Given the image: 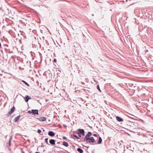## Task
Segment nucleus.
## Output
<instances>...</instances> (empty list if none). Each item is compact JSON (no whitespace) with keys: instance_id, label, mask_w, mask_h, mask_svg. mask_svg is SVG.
Here are the masks:
<instances>
[{"instance_id":"nucleus-1","label":"nucleus","mask_w":153,"mask_h":153,"mask_svg":"<svg viewBox=\"0 0 153 153\" xmlns=\"http://www.w3.org/2000/svg\"><path fill=\"white\" fill-rule=\"evenodd\" d=\"M15 109V107L13 106L10 109V111H9L7 114V115L9 117L11 115L14 111Z\"/></svg>"},{"instance_id":"nucleus-2","label":"nucleus","mask_w":153,"mask_h":153,"mask_svg":"<svg viewBox=\"0 0 153 153\" xmlns=\"http://www.w3.org/2000/svg\"><path fill=\"white\" fill-rule=\"evenodd\" d=\"M95 141V140L94 138L93 137H91L88 138V140L86 141V142L87 143H93Z\"/></svg>"},{"instance_id":"nucleus-3","label":"nucleus","mask_w":153,"mask_h":153,"mask_svg":"<svg viewBox=\"0 0 153 153\" xmlns=\"http://www.w3.org/2000/svg\"><path fill=\"white\" fill-rule=\"evenodd\" d=\"M32 114H33L34 115H35L36 114L39 115V111L37 109H32Z\"/></svg>"},{"instance_id":"nucleus-4","label":"nucleus","mask_w":153,"mask_h":153,"mask_svg":"<svg viewBox=\"0 0 153 153\" xmlns=\"http://www.w3.org/2000/svg\"><path fill=\"white\" fill-rule=\"evenodd\" d=\"M77 131L79 132H78L82 134L83 136H84L85 135V131L83 129H78Z\"/></svg>"},{"instance_id":"nucleus-5","label":"nucleus","mask_w":153,"mask_h":153,"mask_svg":"<svg viewBox=\"0 0 153 153\" xmlns=\"http://www.w3.org/2000/svg\"><path fill=\"white\" fill-rule=\"evenodd\" d=\"M46 118L44 117H41L39 118H37L36 119L38 120H39L40 121H45L46 120Z\"/></svg>"},{"instance_id":"nucleus-6","label":"nucleus","mask_w":153,"mask_h":153,"mask_svg":"<svg viewBox=\"0 0 153 153\" xmlns=\"http://www.w3.org/2000/svg\"><path fill=\"white\" fill-rule=\"evenodd\" d=\"M48 134L51 137H53L55 135L54 133L52 131H50L48 132Z\"/></svg>"},{"instance_id":"nucleus-7","label":"nucleus","mask_w":153,"mask_h":153,"mask_svg":"<svg viewBox=\"0 0 153 153\" xmlns=\"http://www.w3.org/2000/svg\"><path fill=\"white\" fill-rule=\"evenodd\" d=\"M116 119L118 121L120 122H122L123 121V119L122 118L119 116H117L116 117Z\"/></svg>"},{"instance_id":"nucleus-8","label":"nucleus","mask_w":153,"mask_h":153,"mask_svg":"<svg viewBox=\"0 0 153 153\" xmlns=\"http://www.w3.org/2000/svg\"><path fill=\"white\" fill-rule=\"evenodd\" d=\"M49 143L52 145H54L55 144V140L54 139H50L49 140Z\"/></svg>"},{"instance_id":"nucleus-9","label":"nucleus","mask_w":153,"mask_h":153,"mask_svg":"<svg viewBox=\"0 0 153 153\" xmlns=\"http://www.w3.org/2000/svg\"><path fill=\"white\" fill-rule=\"evenodd\" d=\"M31 99V97L28 95L26 96L25 97H24V99L25 100V101L26 102H28L29 100L30 99Z\"/></svg>"},{"instance_id":"nucleus-10","label":"nucleus","mask_w":153,"mask_h":153,"mask_svg":"<svg viewBox=\"0 0 153 153\" xmlns=\"http://www.w3.org/2000/svg\"><path fill=\"white\" fill-rule=\"evenodd\" d=\"M20 117V115H19L16 117L14 119L13 121L14 122H17L19 120V118Z\"/></svg>"},{"instance_id":"nucleus-11","label":"nucleus","mask_w":153,"mask_h":153,"mask_svg":"<svg viewBox=\"0 0 153 153\" xmlns=\"http://www.w3.org/2000/svg\"><path fill=\"white\" fill-rule=\"evenodd\" d=\"M89 138L90 137H88V135L86 134V135L85 136V137H84L83 141L84 142H86V141L88 140V138Z\"/></svg>"},{"instance_id":"nucleus-12","label":"nucleus","mask_w":153,"mask_h":153,"mask_svg":"<svg viewBox=\"0 0 153 153\" xmlns=\"http://www.w3.org/2000/svg\"><path fill=\"white\" fill-rule=\"evenodd\" d=\"M77 151L80 153H83V150L80 148H78Z\"/></svg>"},{"instance_id":"nucleus-13","label":"nucleus","mask_w":153,"mask_h":153,"mask_svg":"<svg viewBox=\"0 0 153 153\" xmlns=\"http://www.w3.org/2000/svg\"><path fill=\"white\" fill-rule=\"evenodd\" d=\"M102 141V140L100 137H99V139L97 142L98 144H100L101 143Z\"/></svg>"},{"instance_id":"nucleus-14","label":"nucleus","mask_w":153,"mask_h":153,"mask_svg":"<svg viewBox=\"0 0 153 153\" xmlns=\"http://www.w3.org/2000/svg\"><path fill=\"white\" fill-rule=\"evenodd\" d=\"M63 145L64 146L68 147V143L65 142H63Z\"/></svg>"},{"instance_id":"nucleus-15","label":"nucleus","mask_w":153,"mask_h":153,"mask_svg":"<svg viewBox=\"0 0 153 153\" xmlns=\"http://www.w3.org/2000/svg\"><path fill=\"white\" fill-rule=\"evenodd\" d=\"M22 82H23L26 85H27V86H29V85L27 82H25V81L23 80H22Z\"/></svg>"},{"instance_id":"nucleus-16","label":"nucleus","mask_w":153,"mask_h":153,"mask_svg":"<svg viewBox=\"0 0 153 153\" xmlns=\"http://www.w3.org/2000/svg\"><path fill=\"white\" fill-rule=\"evenodd\" d=\"M87 134L88 137H89L91 135L92 133L91 132L89 131L88 132Z\"/></svg>"},{"instance_id":"nucleus-17","label":"nucleus","mask_w":153,"mask_h":153,"mask_svg":"<svg viewBox=\"0 0 153 153\" xmlns=\"http://www.w3.org/2000/svg\"><path fill=\"white\" fill-rule=\"evenodd\" d=\"M74 137L78 139H79V138L77 137V136L75 134H73V135H72Z\"/></svg>"},{"instance_id":"nucleus-18","label":"nucleus","mask_w":153,"mask_h":153,"mask_svg":"<svg viewBox=\"0 0 153 153\" xmlns=\"http://www.w3.org/2000/svg\"><path fill=\"white\" fill-rule=\"evenodd\" d=\"M97 89L100 92H101V90L100 88V86L99 85H97Z\"/></svg>"},{"instance_id":"nucleus-19","label":"nucleus","mask_w":153,"mask_h":153,"mask_svg":"<svg viewBox=\"0 0 153 153\" xmlns=\"http://www.w3.org/2000/svg\"><path fill=\"white\" fill-rule=\"evenodd\" d=\"M76 133L78 134V137H78L79 138L80 137H81V134H80L78 132H76Z\"/></svg>"},{"instance_id":"nucleus-20","label":"nucleus","mask_w":153,"mask_h":153,"mask_svg":"<svg viewBox=\"0 0 153 153\" xmlns=\"http://www.w3.org/2000/svg\"><path fill=\"white\" fill-rule=\"evenodd\" d=\"M11 139H12V137H11L10 139L9 140V146H11Z\"/></svg>"},{"instance_id":"nucleus-21","label":"nucleus","mask_w":153,"mask_h":153,"mask_svg":"<svg viewBox=\"0 0 153 153\" xmlns=\"http://www.w3.org/2000/svg\"><path fill=\"white\" fill-rule=\"evenodd\" d=\"M48 138H46L45 140V142H46V143L47 144H48Z\"/></svg>"},{"instance_id":"nucleus-22","label":"nucleus","mask_w":153,"mask_h":153,"mask_svg":"<svg viewBox=\"0 0 153 153\" xmlns=\"http://www.w3.org/2000/svg\"><path fill=\"white\" fill-rule=\"evenodd\" d=\"M62 138L63 139L65 140H66L67 139V138L65 136L63 137Z\"/></svg>"},{"instance_id":"nucleus-23","label":"nucleus","mask_w":153,"mask_h":153,"mask_svg":"<svg viewBox=\"0 0 153 153\" xmlns=\"http://www.w3.org/2000/svg\"><path fill=\"white\" fill-rule=\"evenodd\" d=\"M41 130L40 129H39L37 131V132L38 133H40L41 132Z\"/></svg>"},{"instance_id":"nucleus-24","label":"nucleus","mask_w":153,"mask_h":153,"mask_svg":"<svg viewBox=\"0 0 153 153\" xmlns=\"http://www.w3.org/2000/svg\"><path fill=\"white\" fill-rule=\"evenodd\" d=\"M27 112L29 114H31V113H32V111H31L30 110H29Z\"/></svg>"},{"instance_id":"nucleus-25","label":"nucleus","mask_w":153,"mask_h":153,"mask_svg":"<svg viewBox=\"0 0 153 153\" xmlns=\"http://www.w3.org/2000/svg\"><path fill=\"white\" fill-rule=\"evenodd\" d=\"M93 135L95 137H97V134H93Z\"/></svg>"},{"instance_id":"nucleus-26","label":"nucleus","mask_w":153,"mask_h":153,"mask_svg":"<svg viewBox=\"0 0 153 153\" xmlns=\"http://www.w3.org/2000/svg\"><path fill=\"white\" fill-rule=\"evenodd\" d=\"M56 59H53V61L55 62H56Z\"/></svg>"},{"instance_id":"nucleus-27","label":"nucleus","mask_w":153,"mask_h":153,"mask_svg":"<svg viewBox=\"0 0 153 153\" xmlns=\"http://www.w3.org/2000/svg\"><path fill=\"white\" fill-rule=\"evenodd\" d=\"M4 46H6L7 47H8V45H6V44H4Z\"/></svg>"},{"instance_id":"nucleus-28","label":"nucleus","mask_w":153,"mask_h":153,"mask_svg":"<svg viewBox=\"0 0 153 153\" xmlns=\"http://www.w3.org/2000/svg\"><path fill=\"white\" fill-rule=\"evenodd\" d=\"M148 52V50H146V52H145V53H147V52Z\"/></svg>"},{"instance_id":"nucleus-29","label":"nucleus","mask_w":153,"mask_h":153,"mask_svg":"<svg viewBox=\"0 0 153 153\" xmlns=\"http://www.w3.org/2000/svg\"><path fill=\"white\" fill-rule=\"evenodd\" d=\"M0 47L1 48V44L0 42Z\"/></svg>"},{"instance_id":"nucleus-30","label":"nucleus","mask_w":153,"mask_h":153,"mask_svg":"<svg viewBox=\"0 0 153 153\" xmlns=\"http://www.w3.org/2000/svg\"><path fill=\"white\" fill-rule=\"evenodd\" d=\"M35 153H39V152H35Z\"/></svg>"},{"instance_id":"nucleus-31","label":"nucleus","mask_w":153,"mask_h":153,"mask_svg":"<svg viewBox=\"0 0 153 153\" xmlns=\"http://www.w3.org/2000/svg\"><path fill=\"white\" fill-rule=\"evenodd\" d=\"M60 143V142H58L57 143H58V144H59Z\"/></svg>"},{"instance_id":"nucleus-32","label":"nucleus","mask_w":153,"mask_h":153,"mask_svg":"<svg viewBox=\"0 0 153 153\" xmlns=\"http://www.w3.org/2000/svg\"><path fill=\"white\" fill-rule=\"evenodd\" d=\"M151 137H153V136H151Z\"/></svg>"},{"instance_id":"nucleus-33","label":"nucleus","mask_w":153,"mask_h":153,"mask_svg":"<svg viewBox=\"0 0 153 153\" xmlns=\"http://www.w3.org/2000/svg\"><path fill=\"white\" fill-rule=\"evenodd\" d=\"M131 86H132V85H132V84H131Z\"/></svg>"}]
</instances>
